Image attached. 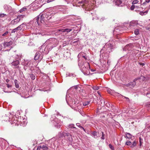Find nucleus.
Masks as SVG:
<instances>
[{"mask_svg": "<svg viewBox=\"0 0 150 150\" xmlns=\"http://www.w3.org/2000/svg\"><path fill=\"white\" fill-rule=\"evenodd\" d=\"M76 125L77 126L79 127L82 129L84 132H86V130H85V129H84V128L83 127H82L81 126V125L80 123H77L76 124Z\"/></svg>", "mask_w": 150, "mask_h": 150, "instance_id": "nucleus-28", "label": "nucleus"}, {"mask_svg": "<svg viewBox=\"0 0 150 150\" xmlns=\"http://www.w3.org/2000/svg\"><path fill=\"white\" fill-rule=\"evenodd\" d=\"M42 148V147L41 146H38L37 149V150H40Z\"/></svg>", "mask_w": 150, "mask_h": 150, "instance_id": "nucleus-56", "label": "nucleus"}, {"mask_svg": "<svg viewBox=\"0 0 150 150\" xmlns=\"http://www.w3.org/2000/svg\"><path fill=\"white\" fill-rule=\"evenodd\" d=\"M145 1L147 3H149L150 1V0H145Z\"/></svg>", "mask_w": 150, "mask_h": 150, "instance_id": "nucleus-59", "label": "nucleus"}, {"mask_svg": "<svg viewBox=\"0 0 150 150\" xmlns=\"http://www.w3.org/2000/svg\"><path fill=\"white\" fill-rule=\"evenodd\" d=\"M132 144L131 146V148H133L134 147H135L136 145V142L134 140L132 143Z\"/></svg>", "mask_w": 150, "mask_h": 150, "instance_id": "nucleus-29", "label": "nucleus"}, {"mask_svg": "<svg viewBox=\"0 0 150 150\" xmlns=\"http://www.w3.org/2000/svg\"><path fill=\"white\" fill-rule=\"evenodd\" d=\"M95 70H94V69H91V71H94Z\"/></svg>", "mask_w": 150, "mask_h": 150, "instance_id": "nucleus-64", "label": "nucleus"}, {"mask_svg": "<svg viewBox=\"0 0 150 150\" xmlns=\"http://www.w3.org/2000/svg\"><path fill=\"white\" fill-rule=\"evenodd\" d=\"M98 96L97 97V100H100L99 102V104H102V103H104L105 101L103 99H102L101 95L99 91H98Z\"/></svg>", "mask_w": 150, "mask_h": 150, "instance_id": "nucleus-9", "label": "nucleus"}, {"mask_svg": "<svg viewBox=\"0 0 150 150\" xmlns=\"http://www.w3.org/2000/svg\"><path fill=\"white\" fill-rule=\"evenodd\" d=\"M80 85H77L76 86H74V88L78 89V90L80 91L81 89V88L80 87Z\"/></svg>", "mask_w": 150, "mask_h": 150, "instance_id": "nucleus-33", "label": "nucleus"}, {"mask_svg": "<svg viewBox=\"0 0 150 150\" xmlns=\"http://www.w3.org/2000/svg\"><path fill=\"white\" fill-rule=\"evenodd\" d=\"M132 4L133 5H134L137 4H139V1H140V0H133L132 1Z\"/></svg>", "mask_w": 150, "mask_h": 150, "instance_id": "nucleus-22", "label": "nucleus"}, {"mask_svg": "<svg viewBox=\"0 0 150 150\" xmlns=\"http://www.w3.org/2000/svg\"><path fill=\"white\" fill-rule=\"evenodd\" d=\"M24 24V23H23L21 25H19L17 27V28H18V30H21L22 28L23 27V25Z\"/></svg>", "mask_w": 150, "mask_h": 150, "instance_id": "nucleus-26", "label": "nucleus"}, {"mask_svg": "<svg viewBox=\"0 0 150 150\" xmlns=\"http://www.w3.org/2000/svg\"><path fill=\"white\" fill-rule=\"evenodd\" d=\"M147 2H146V1H145V2H144V3H143V4H142V5H143V6H144V5H146V3Z\"/></svg>", "mask_w": 150, "mask_h": 150, "instance_id": "nucleus-58", "label": "nucleus"}, {"mask_svg": "<svg viewBox=\"0 0 150 150\" xmlns=\"http://www.w3.org/2000/svg\"><path fill=\"white\" fill-rule=\"evenodd\" d=\"M134 46L132 44L127 45L123 48V50L125 51H130L133 48Z\"/></svg>", "mask_w": 150, "mask_h": 150, "instance_id": "nucleus-10", "label": "nucleus"}, {"mask_svg": "<svg viewBox=\"0 0 150 150\" xmlns=\"http://www.w3.org/2000/svg\"><path fill=\"white\" fill-rule=\"evenodd\" d=\"M30 77L32 79L34 80L35 79V76L33 74L30 76Z\"/></svg>", "mask_w": 150, "mask_h": 150, "instance_id": "nucleus-51", "label": "nucleus"}, {"mask_svg": "<svg viewBox=\"0 0 150 150\" xmlns=\"http://www.w3.org/2000/svg\"><path fill=\"white\" fill-rule=\"evenodd\" d=\"M144 63H141L140 64V65H144Z\"/></svg>", "mask_w": 150, "mask_h": 150, "instance_id": "nucleus-62", "label": "nucleus"}, {"mask_svg": "<svg viewBox=\"0 0 150 150\" xmlns=\"http://www.w3.org/2000/svg\"><path fill=\"white\" fill-rule=\"evenodd\" d=\"M6 15L4 14H0V17H3L5 16Z\"/></svg>", "mask_w": 150, "mask_h": 150, "instance_id": "nucleus-52", "label": "nucleus"}, {"mask_svg": "<svg viewBox=\"0 0 150 150\" xmlns=\"http://www.w3.org/2000/svg\"><path fill=\"white\" fill-rule=\"evenodd\" d=\"M8 31H6L5 33H4L2 35V36H4L7 35L8 33Z\"/></svg>", "mask_w": 150, "mask_h": 150, "instance_id": "nucleus-53", "label": "nucleus"}, {"mask_svg": "<svg viewBox=\"0 0 150 150\" xmlns=\"http://www.w3.org/2000/svg\"><path fill=\"white\" fill-rule=\"evenodd\" d=\"M54 125L55 127H56L57 128H59L61 126L62 124V123L60 122L57 123L55 122L54 123Z\"/></svg>", "mask_w": 150, "mask_h": 150, "instance_id": "nucleus-20", "label": "nucleus"}, {"mask_svg": "<svg viewBox=\"0 0 150 150\" xmlns=\"http://www.w3.org/2000/svg\"><path fill=\"white\" fill-rule=\"evenodd\" d=\"M82 72L84 75H88L90 74L89 69H90V66L88 63H86L82 65L81 66Z\"/></svg>", "mask_w": 150, "mask_h": 150, "instance_id": "nucleus-2", "label": "nucleus"}, {"mask_svg": "<svg viewBox=\"0 0 150 150\" xmlns=\"http://www.w3.org/2000/svg\"><path fill=\"white\" fill-rule=\"evenodd\" d=\"M42 148L43 150H47L48 149L47 147L45 145H44L42 146Z\"/></svg>", "mask_w": 150, "mask_h": 150, "instance_id": "nucleus-32", "label": "nucleus"}, {"mask_svg": "<svg viewBox=\"0 0 150 150\" xmlns=\"http://www.w3.org/2000/svg\"><path fill=\"white\" fill-rule=\"evenodd\" d=\"M72 30V28H65L59 30V31L62 32H66L67 33H68L71 31Z\"/></svg>", "mask_w": 150, "mask_h": 150, "instance_id": "nucleus-14", "label": "nucleus"}, {"mask_svg": "<svg viewBox=\"0 0 150 150\" xmlns=\"http://www.w3.org/2000/svg\"><path fill=\"white\" fill-rule=\"evenodd\" d=\"M43 58L42 56L41 55L40 53L39 52H37L35 54L34 59L35 60L39 59L41 61Z\"/></svg>", "mask_w": 150, "mask_h": 150, "instance_id": "nucleus-8", "label": "nucleus"}, {"mask_svg": "<svg viewBox=\"0 0 150 150\" xmlns=\"http://www.w3.org/2000/svg\"><path fill=\"white\" fill-rule=\"evenodd\" d=\"M141 78H144V77L143 76H141V77H138L134 79L133 81L130 82L128 84H127V86L131 88H132L134 87V86L136 84L135 81L138 80L140 79H141Z\"/></svg>", "mask_w": 150, "mask_h": 150, "instance_id": "nucleus-7", "label": "nucleus"}, {"mask_svg": "<svg viewBox=\"0 0 150 150\" xmlns=\"http://www.w3.org/2000/svg\"><path fill=\"white\" fill-rule=\"evenodd\" d=\"M92 88L94 90H98L99 89V87L98 86H94L92 87Z\"/></svg>", "mask_w": 150, "mask_h": 150, "instance_id": "nucleus-39", "label": "nucleus"}, {"mask_svg": "<svg viewBox=\"0 0 150 150\" xmlns=\"http://www.w3.org/2000/svg\"><path fill=\"white\" fill-rule=\"evenodd\" d=\"M64 135L69 137V138H71V135L69 133H65Z\"/></svg>", "mask_w": 150, "mask_h": 150, "instance_id": "nucleus-37", "label": "nucleus"}, {"mask_svg": "<svg viewBox=\"0 0 150 150\" xmlns=\"http://www.w3.org/2000/svg\"><path fill=\"white\" fill-rule=\"evenodd\" d=\"M45 14H42L41 15L40 14L35 19V20L36 21L38 24L39 25L40 24V23L42 24H44L45 23V21L47 20L45 18Z\"/></svg>", "mask_w": 150, "mask_h": 150, "instance_id": "nucleus-4", "label": "nucleus"}, {"mask_svg": "<svg viewBox=\"0 0 150 150\" xmlns=\"http://www.w3.org/2000/svg\"><path fill=\"white\" fill-rule=\"evenodd\" d=\"M113 48L112 45L110 43L106 44L103 47L101 51L104 53L109 54L112 51V50Z\"/></svg>", "mask_w": 150, "mask_h": 150, "instance_id": "nucleus-3", "label": "nucleus"}, {"mask_svg": "<svg viewBox=\"0 0 150 150\" xmlns=\"http://www.w3.org/2000/svg\"><path fill=\"white\" fill-rule=\"evenodd\" d=\"M105 105L108 107H109L110 106V105L109 103H106L105 104Z\"/></svg>", "mask_w": 150, "mask_h": 150, "instance_id": "nucleus-55", "label": "nucleus"}, {"mask_svg": "<svg viewBox=\"0 0 150 150\" xmlns=\"http://www.w3.org/2000/svg\"><path fill=\"white\" fill-rule=\"evenodd\" d=\"M20 64V62L18 60H16L13 61L11 63V64L12 67H13L14 68H17L18 69H19V64Z\"/></svg>", "mask_w": 150, "mask_h": 150, "instance_id": "nucleus-6", "label": "nucleus"}, {"mask_svg": "<svg viewBox=\"0 0 150 150\" xmlns=\"http://www.w3.org/2000/svg\"><path fill=\"white\" fill-rule=\"evenodd\" d=\"M125 135V137H126L127 139H130L132 140H133L134 139V137L130 133L126 132Z\"/></svg>", "mask_w": 150, "mask_h": 150, "instance_id": "nucleus-13", "label": "nucleus"}, {"mask_svg": "<svg viewBox=\"0 0 150 150\" xmlns=\"http://www.w3.org/2000/svg\"><path fill=\"white\" fill-rule=\"evenodd\" d=\"M82 57L84 58L86 60H87L88 58L86 55H83L82 56Z\"/></svg>", "mask_w": 150, "mask_h": 150, "instance_id": "nucleus-50", "label": "nucleus"}, {"mask_svg": "<svg viewBox=\"0 0 150 150\" xmlns=\"http://www.w3.org/2000/svg\"><path fill=\"white\" fill-rule=\"evenodd\" d=\"M6 85L8 88H11V85H9L8 84H7Z\"/></svg>", "mask_w": 150, "mask_h": 150, "instance_id": "nucleus-57", "label": "nucleus"}, {"mask_svg": "<svg viewBox=\"0 0 150 150\" xmlns=\"http://www.w3.org/2000/svg\"><path fill=\"white\" fill-rule=\"evenodd\" d=\"M3 120L4 121H10V118L6 116V115H5L3 116L2 117Z\"/></svg>", "mask_w": 150, "mask_h": 150, "instance_id": "nucleus-18", "label": "nucleus"}, {"mask_svg": "<svg viewBox=\"0 0 150 150\" xmlns=\"http://www.w3.org/2000/svg\"><path fill=\"white\" fill-rule=\"evenodd\" d=\"M102 136L101 137V139H105V134H104V133L103 132H102Z\"/></svg>", "mask_w": 150, "mask_h": 150, "instance_id": "nucleus-46", "label": "nucleus"}, {"mask_svg": "<svg viewBox=\"0 0 150 150\" xmlns=\"http://www.w3.org/2000/svg\"><path fill=\"white\" fill-rule=\"evenodd\" d=\"M13 44V42L12 41H10L8 42H4L3 45L4 47H9V46L12 45Z\"/></svg>", "mask_w": 150, "mask_h": 150, "instance_id": "nucleus-16", "label": "nucleus"}, {"mask_svg": "<svg viewBox=\"0 0 150 150\" xmlns=\"http://www.w3.org/2000/svg\"><path fill=\"white\" fill-rule=\"evenodd\" d=\"M106 19V18H105L104 16H102L100 19V21H102Z\"/></svg>", "mask_w": 150, "mask_h": 150, "instance_id": "nucleus-41", "label": "nucleus"}, {"mask_svg": "<svg viewBox=\"0 0 150 150\" xmlns=\"http://www.w3.org/2000/svg\"><path fill=\"white\" fill-rule=\"evenodd\" d=\"M107 91L108 93L111 94H112V91L110 89H108L107 90Z\"/></svg>", "mask_w": 150, "mask_h": 150, "instance_id": "nucleus-48", "label": "nucleus"}, {"mask_svg": "<svg viewBox=\"0 0 150 150\" xmlns=\"http://www.w3.org/2000/svg\"><path fill=\"white\" fill-rule=\"evenodd\" d=\"M57 13V11H55L54 8H52V11L50 12H47V13H44L45 14V18L47 20H49L52 18V16H54L56 13Z\"/></svg>", "mask_w": 150, "mask_h": 150, "instance_id": "nucleus-5", "label": "nucleus"}, {"mask_svg": "<svg viewBox=\"0 0 150 150\" xmlns=\"http://www.w3.org/2000/svg\"><path fill=\"white\" fill-rule=\"evenodd\" d=\"M9 81V80L8 79H6V82H8Z\"/></svg>", "mask_w": 150, "mask_h": 150, "instance_id": "nucleus-63", "label": "nucleus"}, {"mask_svg": "<svg viewBox=\"0 0 150 150\" xmlns=\"http://www.w3.org/2000/svg\"><path fill=\"white\" fill-rule=\"evenodd\" d=\"M30 64V61H26L25 62L24 65L25 66H29Z\"/></svg>", "mask_w": 150, "mask_h": 150, "instance_id": "nucleus-23", "label": "nucleus"}, {"mask_svg": "<svg viewBox=\"0 0 150 150\" xmlns=\"http://www.w3.org/2000/svg\"><path fill=\"white\" fill-rule=\"evenodd\" d=\"M96 112L97 113H99V112H102L101 110L100 109H99V107L98 108V110L96 111Z\"/></svg>", "mask_w": 150, "mask_h": 150, "instance_id": "nucleus-49", "label": "nucleus"}, {"mask_svg": "<svg viewBox=\"0 0 150 150\" xmlns=\"http://www.w3.org/2000/svg\"><path fill=\"white\" fill-rule=\"evenodd\" d=\"M92 134L95 138H96L97 137V132L96 131H93L92 132Z\"/></svg>", "mask_w": 150, "mask_h": 150, "instance_id": "nucleus-27", "label": "nucleus"}, {"mask_svg": "<svg viewBox=\"0 0 150 150\" xmlns=\"http://www.w3.org/2000/svg\"><path fill=\"white\" fill-rule=\"evenodd\" d=\"M4 8L6 11L8 12L10 11L11 9V6L6 5H4Z\"/></svg>", "mask_w": 150, "mask_h": 150, "instance_id": "nucleus-17", "label": "nucleus"}, {"mask_svg": "<svg viewBox=\"0 0 150 150\" xmlns=\"http://www.w3.org/2000/svg\"><path fill=\"white\" fill-rule=\"evenodd\" d=\"M111 109L112 110V112H116V110L115 109V107L114 106H113V105L112 106H111Z\"/></svg>", "mask_w": 150, "mask_h": 150, "instance_id": "nucleus-35", "label": "nucleus"}, {"mask_svg": "<svg viewBox=\"0 0 150 150\" xmlns=\"http://www.w3.org/2000/svg\"><path fill=\"white\" fill-rule=\"evenodd\" d=\"M134 33L135 35H137L139 33V31L138 29H136L134 31Z\"/></svg>", "mask_w": 150, "mask_h": 150, "instance_id": "nucleus-36", "label": "nucleus"}, {"mask_svg": "<svg viewBox=\"0 0 150 150\" xmlns=\"http://www.w3.org/2000/svg\"><path fill=\"white\" fill-rule=\"evenodd\" d=\"M25 17V16L23 15H18L17 16V18L20 21L21 20H22L23 18Z\"/></svg>", "mask_w": 150, "mask_h": 150, "instance_id": "nucleus-21", "label": "nucleus"}, {"mask_svg": "<svg viewBox=\"0 0 150 150\" xmlns=\"http://www.w3.org/2000/svg\"><path fill=\"white\" fill-rule=\"evenodd\" d=\"M14 83L16 87V88H18L19 87V85L18 81L16 79L15 80Z\"/></svg>", "mask_w": 150, "mask_h": 150, "instance_id": "nucleus-24", "label": "nucleus"}, {"mask_svg": "<svg viewBox=\"0 0 150 150\" xmlns=\"http://www.w3.org/2000/svg\"><path fill=\"white\" fill-rule=\"evenodd\" d=\"M54 0H46L45 1L46 2H47V3H49L50 2H51V1H54Z\"/></svg>", "mask_w": 150, "mask_h": 150, "instance_id": "nucleus-54", "label": "nucleus"}, {"mask_svg": "<svg viewBox=\"0 0 150 150\" xmlns=\"http://www.w3.org/2000/svg\"><path fill=\"white\" fill-rule=\"evenodd\" d=\"M90 101L85 102L83 103V105L84 106H86V105H88V104H89L90 103Z\"/></svg>", "mask_w": 150, "mask_h": 150, "instance_id": "nucleus-40", "label": "nucleus"}, {"mask_svg": "<svg viewBox=\"0 0 150 150\" xmlns=\"http://www.w3.org/2000/svg\"><path fill=\"white\" fill-rule=\"evenodd\" d=\"M139 52L137 50H133L132 51V53L133 56H135Z\"/></svg>", "mask_w": 150, "mask_h": 150, "instance_id": "nucleus-19", "label": "nucleus"}, {"mask_svg": "<svg viewBox=\"0 0 150 150\" xmlns=\"http://www.w3.org/2000/svg\"><path fill=\"white\" fill-rule=\"evenodd\" d=\"M146 127L148 128H150V125H147Z\"/></svg>", "mask_w": 150, "mask_h": 150, "instance_id": "nucleus-60", "label": "nucleus"}, {"mask_svg": "<svg viewBox=\"0 0 150 150\" xmlns=\"http://www.w3.org/2000/svg\"><path fill=\"white\" fill-rule=\"evenodd\" d=\"M138 24V23L137 21H133L130 23L129 25L130 27L132 28L136 26Z\"/></svg>", "mask_w": 150, "mask_h": 150, "instance_id": "nucleus-12", "label": "nucleus"}, {"mask_svg": "<svg viewBox=\"0 0 150 150\" xmlns=\"http://www.w3.org/2000/svg\"><path fill=\"white\" fill-rule=\"evenodd\" d=\"M145 106L147 108H150V102L146 103V104L145 105Z\"/></svg>", "mask_w": 150, "mask_h": 150, "instance_id": "nucleus-44", "label": "nucleus"}, {"mask_svg": "<svg viewBox=\"0 0 150 150\" xmlns=\"http://www.w3.org/2000/svg\"><path fill=\"white\" fill-rule=\"evenodd\" d=\"M48 44L45 47L44 51H46L51 50L54 47H56L58 44V42L55 38H51L46 42Z\"/></svg>", "mask_w": 150, "mask_h": 150, "instance_id": "nucleus-1", "label": "nucleus"}, {"mask_svg": "<svg viewBox=\"0 0 150 150\" xmlns=\"http://www.w3.org/2000/svg\"><path fill=\"white\" fill-rule=\"evenodd\" d=\"M132 142L130 141H127L125 143V144L128 146L132 144Z\"/></svg>", "mask_w": 150, "mask_h": 150, "instance_id": "nucleus-38", "label": "nucleus"}, {"mask_svg": "<svg viewBox=\"0 0 150 150\" xmlns=\"http://www.w3.org/2000/svg\"><path fill=\"white\" fill-rule=\"evenodd\" d=\"M115 4L119 6H122L124 5L123 2L124 1L122 0H115Z\"/></svg>", "mask_w": 150, "mask_h": 150, "instance_id": "nucleus-11", "label": "nucleus"}, {"mask_svg": "<svg viewBox=\"0 0 150 150\" xmlns=\"http://www.w3.org/2000/svg\"><path fill=\"white\" fill-rule=\"evenodd\" d=\"M18 30V28H15L13 29L12 30V31H11V33H15V32H16Z\"/></svg>", "mask_w": 150, "mask_h": 150, "instance_id": "nucleus-43", "label": "nucleus"}, {"mask_svg": "<svg viewBox=\"0 0 150 150\" xmlns=\"http://www.w3.org/2000/svg\"><path fill=\"white\" fill-rule=\"evenodd\" d=\"M139 8V7L137 6H135V5H133L132 6H131L130 9L131 10H133L135 8Z\"/></svg>", "mask_w": 150, "mask_h": 150, "instance_id": "nucleus-30", "label": "nucleus"}, {"mask_svg": "<svg viewBox=\"0 0 150 150\" xmlns=\"http://www.w3.org/2000/svg\"><path fill=\"white\" fill-rule=\"evenodd\" d=\"M118 96H122V97H124V98H125L126 99V100L127 101H129V98H127V97H125V96H122L121 94H119V93H118Z\"/></svg>", "mask_w": 150, "mask_h": 150, "instance_id": "nucleus-31", "label": "nucleus"}, {"mask_svg": "<svg viewBox=\"0 0 150 150\" xmlns=\"http://www.w3.org/2000/svg\"><path fill=\"white\" fill-rule=\"evenodd\" d=\"M27 10V8L25 7H23L21 9H20L19 11L20 13H21L23 11H25Z\"/></svg>", "mask_w": 150, "mask_h": 150, "instance_id": "nucleus-34", "label": "nucleus"}, {"mask_svg": "<svg viewBox=\"0 0 150 150\" xmlns=\"http://www.w3.org/2000/svg\"><path fill=\"white\" fill-rule=\"evenodd\" d=\"M20 21L17 18L12 21L11 22V24L12 25H15L20 22Z\"/></svg>", "mask_w": 150, "mask_h": 150, "instance_id": "nucleus-15", "label": "nucleus"}, {"mask_svg": "<svg viewBox=\"0 0 150 150\" xmlns=\"http://www.w3.org/2000/svg\"><path fill=\"white\" fill-rule=\"evenodd\" d=\"M143 141V139H142L140 137L139 138V145L140 146H141L142 143Z\"/></svg>", "mask_w": 150, "mask_h": 150, "instance_id": "nucleus-42", "label": "nucleus"}, {"mask_svg": "<svg viewBox=\"0 0 150 150\" xmlns=\"http://www.w3.org/2000/svg\"><path fill=\"white\" fill-rule=\"evenodd\" d=\"M71 100H72V103H71V104H73V100L74 99H71ZM74 104H75V102H74Z\"/></svg>", "mask_w": 150, "mask_h": 150, "instance_id": "nucleus-61", "label": "nucleus"}, {"mask_svg": "<svg viewBox=\"0 0 150 150\" xmlns=\"http://www.w3.org/2000/svg\"><path fill=\"white\" fill-rule=\"evenodd\" d=\"M109 147L112 150H114V147L111 144H109Z\"/></svg>", "mask_w": 150, "mask_h": 150, "instance_id": "nucleus-45", "label": "nucleus"}, {"mask_svg": "<svg viewBox=\"0 0 150 150\" xmlns=\"http://www.w3.org/2000/svg\"><path fill=\"white\" fill-rule=\"evenodd\" d=\"M74 125L73 124H70L69 125V127L72 128H76V127H74Z\"/></svg>", "mask_w": 150, "mask_h": 150, "instance_id": "nucleus-47", "label": "nucleus"}, {"mask_svg": "<svg viewBox=\"0 0 150 150\" xmlns=\"http://www.w3.org/2000/svg\"><path fill=\"white\" fill-rule=\"evenodd\" d=\"M148 10L145 11L144 12L141 11L139 12V13L140 15H141L142 16H143L144 15H146L148 13Z\"/></svg>", "mask_w": 150, "mask_h": 150, "instance_id": "nucleus-25", "label": "nucleus"}]
</instances>
